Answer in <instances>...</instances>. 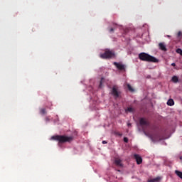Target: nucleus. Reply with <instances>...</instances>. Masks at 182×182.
Segmentation results:
<instances>
[{"label":"nucleus","mask_w":182,"mask_h":182,"mask_svg":"<svg viewBox=\"0 0 182 182\" xmlns=\"http://www.w3.org/2000/svg\"><path fill=\"white\" fill-rule=\"evenodd\" d=\"M134 159H135L137 164H141V163H143V159H141V156L137 154L134 155Z\"/></svg>","instance_id":"obj_8"},{"label":"nucleus","mask_w":182,"mask_h":182,"mask_svg":"<svg viewBox=\"0 0 182 182\" xmlns=\"http://www.w3.org/2000/svg\"><path fill=\"white\" fill-rule=\"evenodd\" d=\"M120 93V91H118L117 90V86L114 85L112 87V95L114 96L116 99H117V97H119Z\"/></svg>","instance_id":"obj_5"},{"label":"nucleus","mask_w":182,"mask_h":182,"mask_svg":"<svg viewBox=\"0 0 182 182\" xmlns=\"http://www.w3.org/2000/svg\"><path fill=\"white\" fill-rule=\"evenodd\" d=\"M171 80H172V82H173V83H177L178 82V77L174 75L172 77Z\"/></svg>","instance_id":"obj_14"},{"label":"nucleus","mask_w":182,"mask_h":182,"mask_svg":"<svg viewBox=\"0 0 182 182\" xmlns=\"http://www.w3.org/2000/svg\"><path fill=\"white\" fill-rule=\"evenodd\" d=\"M114 31V29H113V28L109 29V32H113Z\"/></svg>","instance_id":"obj_22"},{"label":"nucleus","mask_w":182,"mask_h":182,"mask_svg":"<svg viewBox=\"0 0 182 182\" xmlns=\"http://www.w3.org/2000/svg\"><path fill=\"white\" fill-rule=\"evenodd\" d=\"M177 37L181 38H182V32L179 31L177 34Z\"/></svg>","instance_id":"obj_19"},{"label":"nucleus","mask_w":182,"mask_h":182,"mask_svg":"<svg viewBox=\"0 0 182 182\" xmlns=\"http://www.w3.org/2000/svg\"><path fill=\"white\" fill-rule=\"evenodd\" d=\"M128 90H129V92H134V89H133V87H132V85H130V84H127Z\"/></svg>","instance_id":"obj_15"},{"label":"nucleus","mask_w":182,"mask_h":182,"mask_svg":"<svg viewBox=\"0 0 182 182\" xmlns=\"http://www.w3.org/2000/svg\"><path fill=\"white\" fill-rule=\"evenodd\" d=\"M168 106H174V100L173 99H169L167 102Z\"/></svg>","instance_id":"obj_12"},{"label":"nucleus","mask_w":182,"mask_h":182,"mask_svg":"<svg viewBox=\"0 0 182 182\" xmlns=\"http://www.w3.org/2000/svg\"><path fill=\"white\" fill-rule=\"evenodd\" d=\"M176 53H178L181 55V56H182V50L181 48L176 49Z\"/></svg>","instance_id":"obj_18"},{"label":"nucleus","mask_w":182,"mask_h":182,"mask_svg":"<svg viewBox=\"0 0 182 182\" xmlns=\"http://www.w3.org/2000/svg\"><path fill=\"white\" fill-rule=\"evenodd\" d=\"M100 87H102V81H100Z\"/></svg>","instance_id":"obj_26"},{"label":"nucleus","mask_w":182,"mask_h":182,"mask_svg":"<svg viewBox=\"0 0 182 182\" xmlns=\"http://www.w3.org/2000/svg\"><path fill=\"white\" fill-rule=\"evenodd\" d=\"M168 36V38H170V36Z\"/></svg>","instance_id":"obj_28"},{"label":"nucleus","mask_w":182,"mask_h":182,"mask_svg":"<svg viewBox=\"0 0 182 182\" xmlns=\"http://www.w3.org/2000/svg\"><path fill=\"white\" fill-rule=\"evenodd\" d=\"M127 125H128V127H130V126H132V124L128 123V124H127Z\"/></svg>","instance_id":"obj_27"},{"label":"nucleus","mask_w":182,"mask_h":182,"mask_svg":"<svg viewBox=\"0 0 182 182\" xmlns=\"http://www.w3.org/2000/svg\"><path fill=\"white\" fill-rule=\"evenodd\" d=\"M46 122H49V117H46Z\"/></svg>","instance_id":"obj_23"},{"label":"nucleus","mask_w":182,"mask_h":182,"mask_svg":"<svg viewBox=\"0 0 182 182\" xmlns=\"http://www.w3.org/2000/svg\"><path fill=\"white\" fill-rule=\"evenodd\" d=\"M161 178L160 177H156L153 179H150L148 181V182H160Z\"/></svg>","instance_id":"obj_11"},{"label":"nucleus","mask_w":182,"mask_h":182,"mask_svg":"<svg viewBox=\"0 0 182 182\" xmlns=\"http://www.w3.org/2000/svg\"><path fill=\"white\" fill-rule=\"evenodd\" d=\"M159 46L161 50H164V52H166L167 48H166V44H164V43H159Z\"/></svg>","instance_id":"obj_9"},{"label":"nucleus","mask_w":182,"mask_h":182,"mask_svg":"<svg viewBox=\"0 0 182 182\" xmlns=\"http://www.w3.org/2000/svg\"><path fill=\"white\" fill-rule=\"evenodd\" d=\"M171 66H176V63H173L172 64H171Z\"/></svg>","instance_id":"obj_25"},{"label":"nucleus","mask_w":182,"mask_h":182,"mask_svg":"<svg viewBox=\"0 0 182 182\" xmlns=\"http://www.w3.org/2000/svg\"><path fill=\"white\" fill-rule=\"evenodd\" d=\"M127 112H129V113H133V112H134V109H133V107H127Z\"/></svg>","instance_id":"obj_16"},{"label":"nucleus","mask_w":182,"mask_h":182,"mask_svg":"<svg viewBox=\"0 0 182 182\" xmlns=\"http://www.w3.org/2000/svg\"><path fill=\"white\" fill-rule=\"evenodd\" d=\"M114 56V53L110 50H106L104 53L100 55L102 59H110Z\"/></svg>","instance_id":"obj_4"},{"label":"nucleus","mask_w":182,"mask_h":182,"mask_svg":"<svg viewBox=\"0 0 182 182\" xmlns=\"http://www.w3.org/2000/svg\"><path fill=\"white\" fill-rule=\"evenodd\" d=\"M51 140H56L59 143L70 142L73 140V136H66L65 135H55L51 137Z\"/></svg>","instance_id":"obj_2"},{"label":"nucleus","mask_w":182,"mask_h":182,"mask_svg":"<svg viewBox=\"0 0 182 182\" xmlns=\"http://www.w3.org/2000/svg\"><path fill=\"white\" fill-rule=\"evenodd\" d=\"M41 114H46V109L42 108L40 109Z\"/></svg>","instance_id":"obj_17"},{"label":"nucleus","mask_w":182,"mask_h":182,"mask_svg":"<svg viewBox=\"0 0 182 182\" xmlns=\"http://www.w3.org/2000/svg\"><path fill=\"white\" fill-rule=\"evenodd\" d=\"M139 59H140V60H142L144 62H152L153 63H159V59L146 53H139Z\"/></svg>","instance_id":"obj_1"},{"label":"nucleus","mask_w":182,"mask_h":182,"mask_svg":"<svg viewBox=\"0 0 182 182\" xmlns=\"http://www.w3.org/2000/svg\"><path fill=\"white\" fill-rule=\"evenodd\" d=\"M102 144H107V141H102Z\"/></svg>","instance_id":"obj_21"},{"label":"nucleus","mask_w":182,"mask_h":182,"mask_svg":"<svg viewBox=\"0 0 182 182\" xmlns=\"http://www.w3.org/2000/svg\"><path fill=\"white\" fill-rule=\"evenodd\" d=\"M114 65L116 66V68H117L118 70H126V65L120 63H116L114 62Z\"/></svg>","instance_id":"obj_6"},{"label":"nucleus","mask_w":182,"mask_h":182,"mask_svg":"<svg viewBox=\"0 0 182 182\" xmlns=\"http://www.w3.org/2000/svg\"><path fill=\"white\" fill-rule=\"evenodd\" d=\"M117 134L118 136H122V134H120V132L117 133Z\"/></svg>","instance_id":"obj_24"},{"label":"nucleus","mask_w":182,"mask_h":182,"mask_svg":"<svg viewBox=\"0 0 182 182\" xmlns=\"http://www.w3.org/2000/svg\"><path fill=\"white\" fill-rule=\"evenodd\" d=\"M114 163L116 166H117L118 167H123V164H122V160H120L119 159H116L114 161Z\"/></svg>","instance_id":"obj_10"},{"label":"nucleus","mask_w":182,"mask_h":182,"mask_svg":"<svg viewBox=\"0 0 182 182\" xmlns=\"http://www.w3.org/2000/svg\"><path fill=\"white\" fill-rule=\"evenodd\" d=\"M144 134L148 136V137H150L152 141H160V140H162L161 136L159 133L150 134L149 132H144Z\"/></svg>","instance_id":"obj_3"},{"label":"nucleus","mask_w":182,"mask_h":182,"mask_svg":"<svg viewBox=\"0 0 182 182\" xmlns=\"http://www.w3.org/2000/svg\"><path fill=\"white\" fill-rule=\"evenodd\" d=\"M139 124L141 126V127H144V126L147 127L150 126V122H149V121H147L145 118H141L139 119Z\"/></svg>","instance_id":"obj_7"},{"label":"nucleus","mask_w":182,"mask_h":182,"mask_svg":"<svg viewBox=\"0 0 182 182\" xmlns=\"http://www.w3.org/2000/svg\"><path fill=\"white\" fill-rule=\"evenodd\" d=\"M124 143H128L129 142V139L127 137L124 138Z\"/></svg>","instance_id":"obj_20"},{"label":"nucleus","mask_w":182,"mask_h":182,"mask_svg":"<svg viewBox=\"0 0 182 182\" xmlns=\"http://www.w3.org/2000/svg\"><path fill=\"white\" fill-rule=\"evenodd\" d=\"M175 174H176V176H178V177H179V178H181V180H182V172L181 171L176 170Z\"/></svg>","instance_id":"obj_13"}]
</instances>
